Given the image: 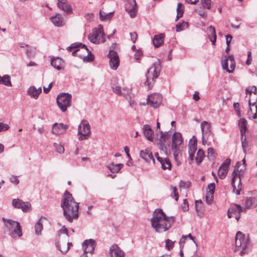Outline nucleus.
I'll use <instances>...</instances> for the list:
<instances>
[{"label": "nucleus", "instance_id": "obj_1", "mask_svg": "<svg viewBox=\"0 0 257 257\" xmlns=\"http://www.w3.org/2000/svg\"><path fill=\"white\" fill-rule=\"evenodd\" d=\"M61 207L63 209V215L69 222L77 219L79 216V203H77L72 195L67 190L64 193L61 200Z\"/></svg>", "mask_w": 257, "mask_h": 257}, {"label": "nucleus", "instance_id": "obj_2", "mask_svg": "<svg viewBox=\"0 0 257 257\" xmlns=\"http://www.w3.org/2000/svg\"><path fill=\"white\" fill-rule=\"evenodd\" d=\"M175 222L174 216H167L162 209H156L151 219L152 227L157 232L167 231Z\"/></svg>", "mask_w": 257, "mask_h": 257}, {"label": "nucleus", "instance_id": "obj_3", "mask_svg": "<svg viewBox=\"0 0 257 257\" xmlns=\"http://www.w3.org/2000/svg\"><path fill=\"white\" fill-rule=\"evenodd\" d=\"M249 236L241 231H238L235 235L234 251L241 256L247 254L251 248Z\"/></svg>", "mask_w": 257, "mask_h": 257}, {"label": "nucleus", "instance_id": "obj_4", "mask_svg": "<svg viewBox=\"0 0 257 257\" xmlns=\"http://www.w3.org/2000/svg\"><path fill=\"white\" fill-rule=\"evenodd\" d=\"M74 49H75V50L72 52L73 56H78L82 58L84 62H88L93 61L94 56L85 45L81 43H75L67 48V50L69 51Z\"/></svg>", "mask_w": 257, "mask_h": 257}, {"label": "nucleus", "instance_id": "obj_5", "mask_svg": "<svg viewBox=\"0 0 257 257\" xmlns=\"http://www.w3.org/2000/svg\"><path fill=\"white\" fill-rule=\"evenodd\" d=\"M6 227L5 232H8L9 235L13 238L22 236L21 227L20 223L12 219L2 218Z\"/></svg>", "mask_w": 257, "mask_h": 257}, {"label": "nucleus", "instance_id": "obj_6", "mask_svg": "<svg viewBox=\"0 0 257 257\" xmlns=\"http://www.w3.org/2000/svg\"><path fill=\"white\" fill-rule=\"evenodd\" d=\"M161 65L159 60L155 62L148 70L146 75V81L144 84L147 85L149 89L151 88L156 79H157L160 73Z\"/></svg>", "mask_w": 257, "mask_h": 257}, {"label": "nucleus", "instance_id": "obj_7", "mask_svg": "<svg viewBox=\"0 0 257 257\" xmlns=\"http://www.w3.org/2000/svg\"><path fill=\"white\" fill-rule=\"evenodd\" d=\"M72 95L68 93H60L57 97V103L59 108L62 112L66 111L71 105Z\"/></svg>", "mask_w": 257, "mask_h": 257}, {"label": "nucleus", "instance_id": "obj_8", "mask_svg": "<svg viewBox=\"0 0 257 257\" xmlns=\"http://www.w3.org/2000/svg\"><path fill=\"white\" fill-rule=\"evenodd\" d=\"M104 35L103 27L101 25H99L98 28L93 30L92 32L88 35V38L91 42L98 44L105 41Z\"/></svg>", "mask_w": 257, "mask_h": 257}, {"label": "nucleus", "instance_id": "obj_9", "mask_svg": "<svg viewBox=\"0 0 257 257\" xmlns=\"http://www.w3.org/2000/svg\"><path fill=\"white\" fill-rule=\"evenodd\" d=\"M90 134V125L85 120L81 121L78 126V135L79 141L87 139Z\"/></svg>", "mask_w": 257, "mask_h": 257}, {"label": "nucleus", "instance_id": "obj_10", "mask_svg": "<svg viewBox=\"0 0 257 257\" xmlns=\"http://www.w3.org/2000/svg\"><path fill=\"white\" fill-rule=\"evenodd\" d=\"M231 185L233 187V191L236 195H239L241 189V182L240 173L236 170L232 173Z\"/></svg>", "mask_w": 257, "mask_h": 257}, {"label": "nucleus", "instance_id": "obj_11", "mask_svg": "<svg viewBox=\"0 0 257 257\" xmlns=\"http://www.w3.org/2000/svg\"><path fill=\"white\" fill-rule=\"evenodd\" d=\"M221 65L223 70L229 73L233 72L235 67V62L233 56L232 55L224 56V59L222 60Z\"/></svg>", "mask_w": 257, "mask_h": 257}, {"label": "nucleus", "instance_id": "obj_12", "mask_svg": "<svg viewBox=\"0 0 257 257\" xmlns=\"http://www.w3.org/2000/svg\"><path fill=\"white\" fill-rule=\"evenodd\" d=\"M160 133L161 137L159 140L160 148L161 150L167 154L168 152H170L169 150L170 145L168 143H166V142L170 139L171 135L168 132L164 133L161 131Z\"/></svg>", "mask_w": 257, "mask_h": 257}, {"label": "nucleus", "instance_id": "obj_13", "mask_svg": "<svg viewBox=\"0 0 257 257\" xmlns=\"http://www.w3.org/2000/svg\"><path fill=\"white\" fill-rule=\"evenodd\" d=\"M242 207L238 204H232L228 210L227 215L228 218H235L238 220L240 217V213L242 211Z\"/></svg>", "mask_w": 257, "mask_h": 257}, {"label": "nucleus", "instance_id": "obj_14", "mask_svg": "<svg viewBox=\"0 0 257 257\" xmlns=\"http://www.w3.org/2000/svg\"><path fill=\"white\" fill-rule=\"evenodd\" d=\"M96 246V242L93 239L85 240L82 243V248L85 257H87L86 253H93Z\"/></svg>", "mask_w": 257, "mask_h": 257}, {"label": "nucleus", "instance_id": "obj_15", "mask_svg": "<svg viewBox=\"0 0 257 257\" xmlns=\"http://www.w3.org/2000/svg\"><path fill=\"white\" fill-rule=\"evenodd\" d=\"M162 95L159 93H154L149 95L147 104L154 108L158 107L162 102Z\"/></svg>", "mask_w": 257, "mask_h": 257}, {"label": "nucleus", "instance_id": "obj_16", "mask_svg": "<svg viewBox=\"0 0 257 257\" xmlns=\"http://www.w3.org/2000/svg\"><path fill=\"white\" fill-rule=\"evenodd\" d=\"M107 56L109 59L110 67L112 69L116 70L119 64V59L117 53L113 50H110Z\"/></svg>", "mask_w": 257, "mask_h": 257}, {"label": "nucleus", "instance_id": "obj_17", "mask_svg": "<svg viewBox=\"0 0 257 257\" xmlns=\"http://www.w3.org/2000/svg\"><path fill=\"white\" fill-rule=\"evenodd\" d=\"M231 160L229 158L226 159L221 165L218 171V175L220 179H224L227 174L229 167L230 164Z\"/></svg>", "mask_w": 257, "mask_h": 257}, {"label": "nucleus", "instance_id": "obj_18", "mask_svg": "<svg viewBox=\"0 0 257 257\" xmlns=\"http://www.w3.org/2000/svg\"><path fill=\"white\" fill-rule=\"evenodd\" d=\"M109 253L110 257H124L125 253L116 244H113L109 248Z\"/></svg>", "mask_w": 257, "mask_h": 257}, {"label": "nucleus", "instance_id": "obj_19", "mask_svg": "<svg viewBox=\"0 0 257 257\" xmlns=\"http://www.w3.org/2000/svg\"><path fill=\"white\" fill-rule=\"evenodd\" d=\"M125 10L129 14L131 18H134L136 16L137 4L136 0H130L126 4Z\"/></svg>", "mask_w": 257, "mask_h": 257}, {"label": "nucleus", "instance_id": "obj_20", "mask_svg": "<svg viewBox=\"0 0 257 257\" xmlns=\"http://www.w3.org/2000/svg\"><path fill=\"white\" fill-rule=\"evenodd\" d=\"M68 128V125L55 123L53 125L52 133L57 135L64 134L66 133Z\"/></svg>", "mask_w": 257, "mask_h": 257}, {"label": "nucleus", "instance_id": "obj_21", "mask_svg": "<svg viewBox=\"0 0 257 257\" xmlns=\"http://www.w3.org/2000/svg\"><path fill=\"white\" fill-rule=\"evenodd\" d=\"M57 6L59 9L62 10L67 14L72 12V9L68 4L67 0H57Z\"/></svg>", "mask_w": 257, "mask_h": 257}, {"label": "nucleus", "instance_id": "obj_22", "mask_svg": "<svg viewBox=\"0 0 257 257\" xmlns=\"http://www.w3.org/2000/svg\"><path fill=\"white\" fill-rule=\"evenodd\" d=\"M140 157L146 162L150 163L151 161L155 164V160L152 155V153L149 149L142 150L140 154Z\"/></svg>", "mask_w": 257, "mask_h": 257}, {"label": "nucleus", "instance_id": "obj_23", "mask_svg": "<svg viewBox=\"0 0 257 257\" xmlns=\"http://www.w3.org/2000/svg\"><path fill=\"white\" fill-rule=\"evenodd\" d=\"M255 102H251L249 99L248 101V104L249 108L248 110L247 114L249 118L255 119L257 118V105Z\"/></svg>", "mask_w": 257, "mask_h": 257}, {"label": "nucleus", "instance_id": "obj_24", "mask_svg": "<svg viewBox=\"0 0 257 257\" xmlns=\"http://www.w3.org/2000/svg\"><path fill=\"white\" fill-rule=\"evenodd\" d=\"M183 142L182 135L179 132L175 133L172 136V149H176L178 145H180Z\"/></svg>", "mask_w": 257, "mask_h": 257}, {"label": "nucleus", "instance_id": "obj_25", "mask_svg": "<svg viewBox=\"0 0 257 257\" xmlns=\"http://www.w3.org/2000/svg\"><path fill=\"white\" fill-rule=\"evenodd\" d=\"M143 133L147 139L152 142L154 141V131L151 128V127L149 124H145L144 125Z\"/></svg>", "mask_w": 257, "mask_h": 257}, {"label": "nucleus", "instance_id": "obj_26", "mask_svg": "<svg viewBox=\"0 0 257 257\" xmlns=\"http://www.w3.org/2000/svg\"><path fill=\"white\" fill-rule=\"evenodd\" d=\"M41 92V87H40L38 88H36V87L34 86H30L27 90L28 95L35 99L38 98L39 95Z\"/></svg>", "mask_w": 257, "mask_h": 257}, {"label": "nucleus", "instance_id": "obj_27", "mask_svg": "<svg viewBox=\"0 0 257 257\" xmlns=\"http://www.w3.org/2000/svg\"><path fill=\"white\" fill-rule=\"evenodd\" d=\"M214 134L212 132L205 133L202 134V142L203 145H207L210 146L211 144V141H213Z\"/></svg>", "mask_w": 257, "mask_h": 257}, {"label": "nucleus", "instance_id": "obj_28", "mask_svg": "<svg viewBox=\"0 0 257 257\" xmlns=\"http://www.w3.org/2000/svg\"><path fill=\"white\" fill-rule=\"evenodd\" d=\"M165 36V35L164 33H161L154 36L152 41L155 47H159L163 44Z\"/></svg>", "mask_w": 257, "mask_h": 257}, {"label": "nucleus", "instance_id": "obj_29", "mask_svg": "<svg viewBox=\"0 0 257 257\" xmlns=\"http://www.w3.org/2000/svg\"><path fill=\"white\" fill-rule=\"evenodd\" d=\"M51 20L55 26L62 27L64 25L63 18L59 14H57L55 16L52 17Z\"/></svg>", "mask_w": 257, "mask_h": 257}, {"label": "nucleus", "instance_id": "obj_30", "mask_svg": "<svg viewBox=\"0 0 257 257\" xmlns=\"http://www.w3.org/2000/svg\"><path fill=\"white\" fill-rule=\"evenodd\" d=\"M207 29L209 32V33L208 34V38L211 42L212 44L214 45L216 40V35L215 28L212 26H210L208 27Z\"/></svg>", "mask_w": 257, "mask_h": 257}, {"label": "nucleus", "instance_id": "obj_31", "mask_svg": "<svg viewBox=\"0 0 257 257\" xmlns=\"http://www.w3.org/2000/svg\"><path fill=\"white\" fill-rule=\"evenodd\" d=\"M63 63V60L59 57L52 59L51 61V65L58 70L61 69Z\"/></svg>", "mask_w": 257, "mask_h": 257}, {"label": "nucleus", "instance_id": "obj_32", "mask_svg": "<svg viewBox=\"0 0 257 257\" xmlns=\"http://www.w3.org/2000/svg\"><path fill=\"white\" fill-rule=\"evenodd\" d=\"M257 205V199L255 197H248L246 198L245 204V209H248L251 207H255Z\"/></svg>", "mask_w": 257, "mask_h": 257}, {"label": "nucleus", "instance_id": "obj_33", "mask_svg": "<svg viewBox=\"0 0 257 257\" xmlns=\"http://www.w3.org/2000/svg\"><path fill=\"white\" fill-rule=\"evenodd\" d=\"M197 244H193L190 247L187 248L186 253L187 257H197Z\"/></svg>", "mask_w": 257, "mask_h": 257}, {"label": "nucleus", "instance_id": "obj_34", "mask_svg": "<svg viewBox=\"0 0 257 257\" xmlns=\"http://www.w3.org/2000/svg\"><path fill=\"white\" fill-rule=\"evenodd\" d=\"M123 166V165L122 164H115L113 163H111L107 166V168L111 173H118Z\"/></svg>", "mask_w": 257, "mask_h": 257}, {"label": "nucleus", "instance_id": "obj_35", "mask_svg": "<svg viewBox=\"0 0 257 257\" xmlns=\"http://www.w3.org/2000/svg\"><path fill=\"white\" fill-rule=\"evenodd\" d=\"M202 133L212 132L211 123L207 121H203L200 125Z\"/></svg>", "mask_w": 257, "mask_h": 257}, {"label": "nucleus", "instance_id": "obj_36", "mask_svg": "<svg viewBox=\"0 0 257 257\" xmlns=\"http://www.w3.org/2000/svg\"><path fill=\"white\" fill-rule=\"evenodd\" d=\"M42 219H46L45 217H41L36 222L35 225V233L37 235L41 234V231L43 229Z\"/></svg>", "mask_w": 257, "mask_h": 257}, {"label": "nucleus", "instance_id": "obj_37", "mask_svg": "<svg viewBox=\"0 0 257 257\" xmlns=\"http://www.w3.org/2000/svg\"><path fill=\"white\" fill-rule=\"evenodd\" d=\"M246 125L247 121L244 118H242L239 119L238 125L240 128V133L242 137L245 133L247 128Z\"/></svg>", "mask_w": 257, "mask_h": 257}, {"label": "nucleus", "instance_id": "obj_38", "mask_svg": "<svg viewBox=\"0 0 257 257\" xmlns=\"http://www.w3.org/2000/svg\"><path fill=\"white\" fill-rule=\"evenodd\" d=\"M113 12L105 13L100 11L99 12V18L101 21H110L113 16Z\"/></svg>", "mask_w": 257, "mask_h": 257}, {"label": "nucleus", "instance_id": "obj_39", "mask_svg": "<svg viewBox=\"0 0 257 257\" xmlns=\"http://www.w3.org/2000/svg\"><path fill=\"white\" fill-rule=\"evenodd\" d=\"M0 84H3L8 86H11L12 83L10 80V76L5 75L3 77L0 76Z\"/></svg>", "mask_w": 257, "mask_h": 257}, {"label": "nucleus", "instance_id": "obj_40", "mask_svg": "<svg viewBox=\"0 0 257 257\" xmlns=\"http://www.w3.org/2000/svg\"><path fill=\"white\" fill-rule=\"evenodd\" d=\"M193 138H194L193 142L192 143L191 140H190V143L189 144V149L188 152L189 153H190H190H193V154H195L197 150V140L194 136H193Z\"/></svg>", "mask_w": 257, "mask_h": 257}, {"label": "nucleus", "instance_id": "obj_41", "mask_svg": "<svg viewBox=\"0 0 257 257\" xmlns=\"http://www.w3.org/2000/svg\"><path fill=\"white\" fill-rule=\"evenodd\" d=\"M176 20H178L183 16L184 13V6L181 3L178 4Z\"/></svg>", "mask_w": 257, "mask_h": 257}, {"label": "nucleus", "instance_id": "obj_42", "mask_svg": "<svg viewBox=\"0 0 257 257\" xmlns=\"http://www.w3.org/2000/svg\"><path fill=\"white\" fill-rule=\"evenodd\" d=\"M204 157V152L202 150L199 149L197 153L195 160L198 164L200 163L203 160Z\"/></svg>", "mask_w": 257, "mask_h": 257}, {"label": "nucleus", "instance_id": "obj_43", "mask_svg": "<svg viewBox=\"0 0 257 257\" xmlns=\"http://www.w3.org/2000/svg\"><path fill=\"white\" fill-rule=\"evenodd\" d=\"M56 247L57 249L60 250L62 253H66L68 251V250L70 248V246L72 245V243L71 242H68L67 243V246L65 247L64 249H62L61 247V244H60V242L59 241H57L55 243Z\"/></svg>", "mask_w": 257, "mask_h": 257}, {"label": "nucleus", "instance_id": "obj_44", "mask_svg": "<svg viewBox=\"0 0 257 257\" xmlns=\"http://www.w3.org/2000/svg\"><path fill=\"white\" fill-rule=\"evenodd\" d=\"M162 168L163 170L169 169L171 168V163L168 158H165L162 163H161Z\"/></svg>", "mask_w": 257, "mask_h": 257}, {"label": "nucleus", "instance_id": "obj_45", "mask_svg": "<svg viewBox=\"0 0 257 257\" xmlns=\"http://www.w3.org/2000/svg\"><path fill=\"white\" fill-rule=\"evenodd\" d=\"M23 202L22 200L19 198L14 199L12 200V205L15 208L21 209Z\"/></svg>", "mask_w": 257, "mask_h": 257}, {"label": "nucleus", "instance_id": "obj_46", "mask_svg": "<svg viewBox=\"0 0 257 257\" xmlns=\"http://www.w3.org/2000/svg\"><path fill=\"white\" fill-rule=\"evenodd\" d=\"M215 188V183H210L208 185V187L207 188V194H209L210 195H213L214 193V190Z\"/></svg>", "mask_w": 257, "mask_h": 257}, {"label": "nucleus", "instance_id": "obj_47", "mask_svg": "<svg viewBox=\"0 0 257 257\" xmlns=\"http://www.w3.org/2000/svg\"><path fill=\"white\" fill-rule=\"evenodd\" d=\"M111 88H112L113 91L116 94H118L119 95H125V94H123L121 92L120 86L116 85L115 84H112Z\"/></svg>", "mask_w": 257, "mask_h": 257}, {"label": "nucleus", "instance_id": "obj_48", "mask_svg": "<svg viewBox=\"0 0 257 257\" xmlns=\"http://www.w3.org/2000/svg\"><path fill=\"white\" fill-rule=\"evenodd\" d=\"M188 26V23L183 22L182 23H179L176 25V31L180 32L183 30L185 28H187Z\"/></svg>", "mask_w": 257, "mask_h": 257}, {"label": "nucleus", "instance_id": "obj_49", "mask_svg": "<svg viewBox=\"0 0 257 257\" xmlns=\"http://www.w3.org/2000/svg\"><path fill=\"white\" fill-rule=\"evenodd\" d=\"M54 147L55 148L56 151L60 154H62L64 152V148L60 144L54 143Z\"/></svg>", "mask_w": 257, "mask_h": 257}, {"label": "nucleus", "instance_id": "obj_50", "mask_svg": "<svg viewBox=\"0 0 257 257\" xmlns=\"http://www.w3.org/2000/svg\"><path fill=\"white\" fill-rule=\"evenodd\" d=\"M26 54L29 58H32L34 57L36 53V50L35 48H31L29 49H27L26 50Z\"/></svg>", "mask_w": 257, "mask_h": 257}, {"label": "nucleus", "instance_id": "obj_51", "mask_svg": "<svg viewBox=\"0 0 257 257\" xmlns=\"http://www.w3.org/2000/svg\"><path fill=\"white\" fill-rule=\"evenodd\" d=\"M256 87L255 86H252L248 87L245 89L246 94H251L252 93L254 94H256Z\"/></svg>", "mask_w": 257, "mask_h": 257}, {"label": "nucleus", "instance_id": "obj_52", "mask_svg": "<svg viewBox=\"0 0 257 257\" xmlns=\"http://www.w3.org/2000/svg\"><path fill=\"white\" fill-rule=\"evenodd\" d=\"M174 242L175 241H172L171 240L169 239H167L165 241V242H166V248L168 250H171V249L173 248V246H174Z\"/></svg>", "mask_w": 257, "mask_h": 257}, {"label": "nucleus", "instance_id": "obj_53", "mask_svg": "<svg viewBox=\"0 0 257 257\" xmlns=\"http://www.w3.org/2000/svg\"><path fill=\"white\" fill-rule=\"evenodd\" d=\"M31 204L29 202H23L21 209L23 212H28L30 210Z\"/></svg>", "mask_w": 257, "mask_h": 257}, {"label": "nucleus", "instance_id": "obj_54", "mask_svg": "<svg viewBox=\"0 0 257 257\" xmlns=\"http://www.w3.org/2000/svg\"><path fill=\"white\" fill-rule=\"evenodd\" d=\"M172 189V192L171 196L175 199L176 201H177L179 198V194L177 192V189L176 187H171Z\"/></svg>", "mask_w": 257, "mask_h": 257}, {"label": "nucleus", "instance_id": "obj_55", "mask_svg": "<svg viewBox=\"0 0 257 257\" xmlns=\"http://www.w3.org/2000/svg\"><path fill=\"white\" fill-rule=\"evenodd\" d=\"M202 6L205 9H210L211 8L210 0H201Z\"/></svg>", "mask_w": 257, "mask_h": 257}, {"label": "nucleus", "instance_id": "obj_56", "mask_svg": "<svg viewBox=\"0 0 257 257\" xmlns=\"http://www.w3.org/2000/svg\"><path fill=\"white\" fill-rule=\"evenodd\" d=\"M181 208L183 211H187L189 210V204L187 199H185L183 203L181 204Z\"/></svg>", "mask_w": 257, "mask_h": 257}, {"label": "nucleus", "instance_id": "obj_57", "mask_svg": "<svg viewBox=\"0 0 257 257\" xmlns=\"http://www.w3.org/2000/svg\"><path fill=\"white\" fill-rule=\"evenodd\" d=\"M10 128V126L8 124L4 123L2 122H0V132L6 131L8 130H9Z\"/></svg>", "mask_w": 257, "mask_h": 257}, {"label": "nucleus", "instance_id": "obj_58", "mask_svg": "<svg viewBox=\"0 0 257 257\" xmlns=\"http://www.w3.org/2000/svg\"><path fill=\"white\" fill-rule=\"evenodd\" d=\"M131 41L133 43H135L136 42L137 39V34L136 32H132L130 33Z\"/></svg>", "mask_w": 257, "mask_h": 257}, {"label": "nucleus", "instance_id": "obj_59", "mask_svg": "<svg viewBox=\"0 0 257 257\" xmlns=\"http://www.w3.org/2000/svg\"><path fill=\"white\" fill-rule=\"evenodd\" d=\"M10 181L11 183L15 184V185H17L19 183V180L18 179L17 176H15L14 175L12 176L10 178Z\"/></svg>", "mask_w": 257, "mask_h": 257}, {"label": "nucleus", "instance_id": "obj_60", "mask_svg": "<svg viewBox=\"0 0 257 257\" xmlns=\"http://www.w3.org/2000/svg\"><path fill=\"white\" fill-rule=\"evenodd\" d=\"M213 195H210L206 193V201L208 204H210L213 200Z\"/></svg>", "mask_w": 257, "mask_h": 257}, {"label": "nucleus", "instance_id": "obj_61", "mask_svg": "<svg viewBox=\"0 0 257 257\" xmlns=\"http://www.w3.org/2000/svg\"><path fill=\"white\" fill-rule=\"evenodd\" d=\"M202 201L201 200L195 201V207L197 212L201 208Z\"/></svg>", "mask_w": 257, "mask_h": 257}, {"label": "nucleus", "instance_id": "obj_62", "mask_svg": "<svg viewBox=\"0 0 257 257\" xmlns=\"http://www.w3.org/2000/svg\"><path fill=\"white\" fill-rule=\"evenodd\" d=\"M61 233H65L66 234L67 236H68V230L65 227V226H63L62 229H60L58 232V235L59 236Z\"/></svg>", "mask_w": 257, "mask_h": 257}, {"label": "nucleus", "instance_id": "obj_63", "mask_svg": "<svg viewBox=\"0 0 257 257\" xmlns=\"http://www.w3.org/2000/svg\"><path fill=\"white\" fill-rule=\"evenodd\" d=\"M251 54V52H250V51L247 52V59L246 61V64L247 65H250L251 64V62L252 61Z\"/></svg>", "mask_w": 257, "mask_h": 257}, {"label": "nucleus", "instance_id": "obj_64", "mask_svg": "<svg viewBox=\"0 0 257 257\" xmlns=\"http://www.w3.org/2000/svg\"><path fill=\"white\" fill-rule=\"evenodd\" d=\"M225 37L226 45H228V46H229L232 37L229 34L227 35Z\"/></svg>", "mask_w": 257, "mask_h": 257}]
</instances>
